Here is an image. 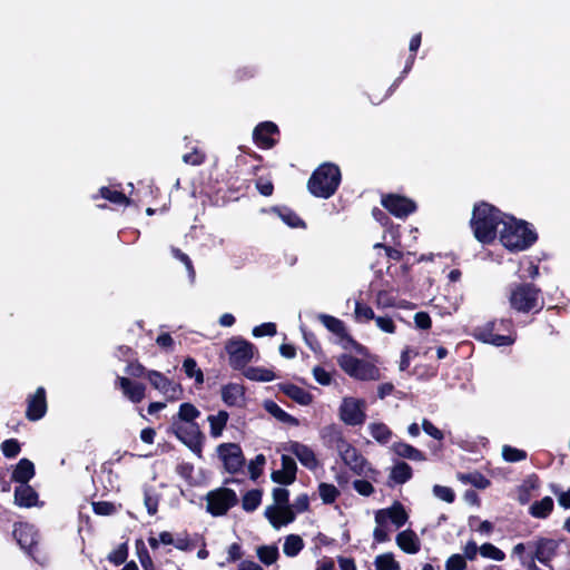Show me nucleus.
I'll use <instances>...</instances> for the list:
<instances>
[{"label": "nucleus", "instance_id": "23", "mask_svg": "<svg viewBox=\"0 0 570 570\" xmlns=\"http://www.w3.org/2000/svg\"><path fill=\"white\" fill-rule=\"evenodd\" d=\"M47 411L46 391L38 387L36 393L28 399L26 415L30 421L40 420Z\"/></svg>", "mask_w": 570, "mask_h": 570}, {"label": "nucleus", "instance_id": "50", "mask_svg": "<svg viewBox=\"0 0 570 570\" xmlns=\"http://www.w3.org/2000/svg\"><path fill=\"white\" fill-rule=\"evenodd\" d=\"M502 456L507 462H519L527 459V452L510 445L502 448Z\"/></svg>", "mask_w": 570, "mask_h": 570}, {"label": "nucleus", "instance_id": "14", "mask_svg": "<svg viewBox=\"0 0 570 570\" xmlns=\"http://www.w3.org/2000/svg\"><path fill=\"white\" fill-rule=\"evenodd\" d=\"M217 454L229 473L238 472L245 463L243 451L236 443L219 444L217 446Z\"/></svg>", "mask_w": 570, "mask_h": 570}, {"label": "nucleus", "instance_id": "9", "mask_svg": "<svg viewBox=\"0 0 570 570\" xmlns=\"http://www.w3.org/2000/svg\"><path fill=\"white\" fill-rule=\"evenodd\" d=\"M206 501L207 511L214 517H219L226 514L230 508L236 505L238 499L232 489L219 488L208 492Z\"/></svg>", "mask_w": 570, "mask_h": 570}, {"label": "nucleus", "instance_id": "32", "mask_svg": "<svg viewBox=\"0 0 570 570\" xmlns=\"http://www.w3.org/2000/svg\"><path fill=\"white\" fill-rule=\"evenodd\" d=\"M264 409L266 412H268L272 416H274L276 420H278L282 423H286L289 425H298V420L287 412H285L277 403L274 401L267 400L264 402Z\"/></svg>", "mask_w": 570, "mask_h": 570}, {"label": "nucleus", "instance_id": "36", "mask_svg": "<svg viewBox=\"0 0 570 570\" xmlns=\"http://www.w3.org/2000/svg\"><path fill=\"white\" fill-rule=\"evenodd\" d=\"M553 510V500L550 497L535 501L531 504L529 513L533 518L546 519Z\"/></svg>", "mask_w": 570, "mask_h": 570}, {"label": "nucleus", "instance_id": "31", "mask_svg": "<svg viewBox=\"0 0 570 570\" xmlns=\"http://www.w3.org/2000/svg\"><path fill=\"white\" fill-rule=\"evenodd\" d=\"M512 553L518 556L521 566L525 570H542L533 562L532 552L529 551V542L515 544Z\"/></svg>", "mask_w": 570, "mask_h": 570}, {"label": "nucleus", "instance_id": "11", "mask_svg": "<svg viewBox=\"0 0 570 570\" xmlns=\"http://www.w3.org/2000/svg\"><path fill=\"white\" fill-rule=\"evenodd\" d=\"M560 541L551 538L539 537L529 541V551L532 552L533 562L550 566L551 561L557 557Z\"/></svg>", "mask_w": 570, "mask_h": 570}, {"label": "nucleus", "instance_id": "45", "mask_svg": "<svg viewBox=\"0 0 570 570\" xmlns=\"http://www.w3.org/2000/svg\"><path fill=\"white\" fill-rule=\"evenodd\" d=\"M318 494L325 504H331L337 499L340 491L335 485L322 482L318 485Z\"/></svg>", "mask_w": 570, "mask_h": 570}, {"label": "nucleus", "instance_id": "59", "mask_svg": "<svg viewBox=\"0 0 570 570\" xmlns=\"http://www.w3.org/2000/svg\"><path fill=\"white\" fill-rule=\"evenodd\" d=\"M257 70L252 66H244L235 70L234 78L236 81H246L254 78Z\"/></svg>", "mask_w": 570, "mask_h": 570}, {"label": "nucleus", "instance_id": "47", "mask_svg": "<svg viewBox=\"0 0 570 570\" xmlns=\"http://www.w3.org/2000/svg\"><path fill=\"white\" fill-rule=\"evenodd\" d=\"M183 368L188 377H194L196 383L204 382L203 372L197 367V363L194 358L187 357L183 363Z\"/></svg>", "mask_w": 570, "mask_h": 570}, {"label": "nucleus", "instance_id": "7", "mask_svg": "<svg viewBox=\"0 0 570 570\" xmlns=\"http://www.w3.org/2000/svg\"><path fill=\"white\" fill-rule=\"evenodd\" d=\"M337 364L347 375L356 380L370 381L379 379V368L375 365L350 354L340 355Z\"/></svg>", "mask_w": 570, "mask_h": 570}, {"label": "nucleus", "instance_id": "1", "mask_svg": "<svg viewBox=\"0 0 570 570\" xmlns=\"http://www.w3.org/2000/svg\"><path fill=\"white\" fill-rule=\"evenodd\" d=\"M507 213L493 204L480 200L473 205L469 222L473 237L482 246H493L498 243L501 227Z\"/></svg>", "mask_w": 570, "mask_h": 570}, {"label": "nucleus", "instance_id": "24", "mask_svg": "<svg viewBox=\"0 0 570 570\" xmlns=\"http://www.w3.org/2000/svg\"><path fill=\"white\" fill-rule=\"evenodd\" d=\"M495 323L491 322L484 325L483 327H480L476 333V338L481 340L482 342L493 344L495 346H504L510 345L514 342V336L511 334L509 335H500L494 333Z\"/></svg>", "mask_w": 570, "mask_h": 570}, {"label": "nucleus", "instance_id": "57", "mask_svg": "<svg viewBox=\"0 0 570 570\" xmlns=\"http://www.w3.org/2000/svg\"><path fill=\"white\" fill-rule=\"evenodd\" d=\"M466 561L461 554H452L445 562V570H465Z\"/></svg>", "mask_w": 570, "mask_h": 570}, {"label": "nucleus", "instance_id": "49", "mask_svg": "<svg viewBox=\"0 0 570 570\" xmlns=\"http://www.w3.org/2000/svg\"><path fill=\"white\" fill-rule=\"evenodd\" d=\"M480 554L495 561H502L505 558V553L492 543L482 544L480 547Z\"/></svg>", "mask_w": 570, "mask_h": 570}, {"label": "nucleus", "instance_id": "41", "mask_svg": "<svg viewBox=\"0 0 570 570\" xmlns=\"http://www.w3.org/2000/svg\"><path fill=\"white\" fill-rule=\"evenodd\" d=\"M392 238V242H386V235H384V242L375 243L373 245V249H404V245L401 242V235L399 234V229L391 228L386 232Z\"/></svg>", "mask_w": 570, "mask_h": 570}, {"label": "nucleus", "instance_id": "33", "mask_svg": "<svg viewBox=\"0 0 570 570\" xmlns=\"http://www.w3.org/2000/svg\"><path fill=\"white\" fill-rule=\"evenodd\" d=\"M98 196L118 206H127L130 204V199L121 190L108 186L100 187Z\"/></svg>", "mask_w": 570, "mask_h": 570}, {"label": "nucleus", "instance_id": "13", "mask_svg": "<svg viewBox=\"0 0 570 570\" xmlns=\"http://www.w3.org/2000/svg\"><path fill=\"white\" fill-rule=\"evenodd\" d=\"M318 320L330 332L338 337V343L344 350H355L362 353V345L352 338L341 320L327 314H320Z\"/></svg>", "mask_w": 570, "mask_h": 570}, {"label": "nucleus", "instance_id": "46", "mask_svg": "<svg viewBox=\"0 0 570 570\" xmlns=\"http://www.w3.org/2000/svg\"><path fill=\"white\" fill-rule=\"evenodd\" d=\"M258 559L266 566L276 562L278 558V550L274 546H262L257 549Z\"/></svg>", "mask_w": 570, "mask_h": 570}, {"label": "nucleus", "instance_id": "19", "mask_svg": "<svg viewBox=\"0 0 570 570\" xmlns=\"http://www.w3.org/2000/svg\"><path fill=\"white\" fill-rule=\"evenodd\" d=\"M391 521L396 528H401L407 521V514L403 505L395 502L391 508L381 509L375 513L376 524H386Z\"/></svg>", "mask_w": 570, "mask_h": 570}, {"label": "nucleus", "instance_id": "30", "mask_svg": "<svg viewBox=\"0 0 570 570\" xmlns=\"http://www.w3.org/2000/svg\"><path fill=\"white\" fill-rule=\"evenodd\" d=\"M35 475V465L28 459H21L12 472V480L19 483H28Z\"/></svg>", "mask_w": 570, "mask_h": 570}, {"label": "nucleus", "instance_id": "51", "mask_svg": "<svg viewBox=\"0 0 570 570\" xmlns=\"http://www.w3.org/2000/svg\"><path fill=\"white\" fill-rule=\"evenodd\" d=\"M282 470L286 474V481L287 482H294L295 481L297 466H296V462L294 461L293 458H291L288 455H283L282 456Z\"/></svg>", "mask_w": 570, "mask_h": 570}, {"label": "nucleus", "instance_id": "10", "mask_svg": "<svg viewBox=\"0 0 570 570\" xmlns=\"http://www.w3.org/2000/svg\"><path fill=\"white\" fill-rule=\"evenodd\" d=\"M366 403L356 397H344L338 409L340 419L351 426L362 425L365 422Z\"/></svg>", "mask_w": 570, "mask_h": 570}, {"label": "nucleus", "instance_id": "21", "mask_svg": "<svg viewBox=\"0 0 570 570\" xmlns=\"http://www.w3.org/2000/svg\"><path fill=\"white\" fill-rule=\"evenodd\" d=\"M320 436L323 443L337 452L341 451L350 442L345 439L343 430L337 424H328L322 428Z\"/></svg>", "mask_w": 570, "mask_h": 570}, {"label": "nucleus", "instance_id": "4", "mask_svg": "<svg viewBox=\"0 0 570 570\" xmlns=\"http://www.w3.org/2000/svg\"><path fill=\"white\" fill-rule=\"evenodd\" d=\"M275 504L265 509V517L275 529H279L295 520V513L288 504L289 492L285 488H275L273 490Z\"/></svg>", "mask_w": 570, "mask_h": 570}, {"label": "nucleus", "instance_id": "62", "mask_svg": "<svg viewBox=\"0 0 570 570\" xmlns=\"http://www.w3.org/2000/svg\"><path fill=\"white\" fill-rule=\"evenodd\" d=\"M144 503H145V507L150 515H154L157 513L158 497L155 493L145 491Z\"/></svg>", "mask_w": 570, "mask_h": 570}, {"label": "nucleus", "instance_id": "37", "mask_svg": "<svg viewBox=\"0 0 570 570\" xmlns=\"http://www.w3.org/2000/svg\"><path fill=\"white\" fill-rule=\"evenodd\" d=\"M244 375L250 381L257 382H271L275 379V374L273 371L259 367V366H250L244 371Z\"/></svg>", "mask_w": 570, "mask_h": 570}, {"label": "nucleus", "instance_id": "8", "mask_svg": "<svg viewBox=\"0 0 570 570\" xmlns=\"http://www.w3.org/2000/svg\"><path fill=\"white\" fill-rule=\"evenodd\" d=\"M226 352L230 366L235 370H242L254 358L257 351L250 342L243 338H233L226 344Z\"/></svg>", "mask_w": 570, "mask_h": 570}, {"label": "nucleus", "instance_id": "5", "mask_svg": "<svg viewBox=\"0 0 570 570\" xmlns=\"http://www.w3.org/2000/svg\"><path fill=\"white\" fill-rule=\"evenodd\" d=\"M510 304L512 308L523 313L534 308L539 311L543 307L540 291L531 284H523L514 288L510 295Z\"/></svg>", "mask_w": 570, "mask_h": 570}, {"label": "nucleus", "instance_id": "26", "mask_svg": "<svg viewBox=\"0 0 570 570\" xmlns=\"http://www.w3.org/2000/svg\"><path fill=\"white\" fill-rule=\"evenodd\" d=\"M395 541L397 547L405 553L415 554L421 549V542L417 534L410 529L401 531L396 535Z\"/></svg>", "mask_w": 570, "mask_h": 570}, {"label": "nucleus", "instance_id": "2", "mask_svg": "<svg viewBox=\"0 0 570 570\" xmlns=\"http://www.w3.org/2000/svg\"><path fill=\"white\" fill-rule=\"evenodd\" d=\"M538 239L539 234L533 224L507 213L498 240L504 249H529Z\"/></svg>", "mask_w": 570, "mask_h": 570}, {"label": "nucleus", "instance_id": "15", "mask_svg": "<svg viewBox=\"0 0 570 570\" xmlns=\"http://www.w3.org/2000/svg\"><path fill=\"white\" fill-rule=\"evenodd\" d=\"M147 379L149 383L153 385V387L163 393L167 397V400L175 401L181 397V386L175 383L174 381L169 380L163 373L150 370L147 372Z\"/></svg>", "mask_w": 570, "mask_h": 570}, {"label": "nucleus", "instance_id": "3", "mask_svg": "<svg viewBox=\"0 0 570 570\" xmlns=\"http://www.w3.org/2000/svg\"><path fill=\"white\" fill-rule=\"evenodd\" d=\"M341 180L340 167L333 163H323L312 173L307 189L317 198L328 199L337 191Z\"/></svg>", "mask_w": 570, "mask_h": 570}, {"label": "nucleus", "instance_id": "38", "mask_svg": "<svg viewBox=\"0 0 570 570\" xmlns=\"http://www.w3.org/2000/svg\"><path fill=\"white\" fill-rule=\"evenodd\" d=\"M368 431L371 436L381 444H386L392 439V431L384 423H371Z\"/></svg>", "mask_w": 570, "mask_h": 570}, {"label": "nucleus", "instance_id": "53", "mask_svg": "<svg viewBox=\"0 0 570 570\" xmlns=\"http://www.w3.org/2000/svg\"><path fill=\"white\" fill-rule=\"evenodd\" d=\"M20 443L16 439H9L2 442L1 451L6 458L12 459L20 453Z\"/></svg>", "mask_w": 570, "mask_h": 570}, {"label": "nucleus", "instance_id": "52", "mask_svg": "<svg viewBox=\"0 0 570 570\" xmlns=\"http://www.w3.org/2000/svg\"><path fill=\"white\" fill-rule=\"evenodd\" d=\"M354 316L356 322H367L375 318L373 309L360 302L355 303Z\"/></svg>", "mask_w": 570, "mask_h": 570}, {"label": "nucleus", "instance_id": "39", "mask_svg": "<svg viewBox=\"0 0 570 570\" xmlns=\"http://www.w3.org/2000/svg\"><path fill=\"white\" fill-rule=\"evenodd\" d=\"M390 478L397 484H403L412 478V469L405 462L396 463L390 473Z\"/></svg>", "mask_w": 570, "mask_h": 570}, {"label": "nucleus", "instance_id": "35", "mask_svg": "<svg viewBox=\"0 0 570 570\" xmlns=\"http://www.w3.org/2000/svg\"><path fill=\"white\" fill-rule=\"evenodd\" d=\"M229 414L222 410L215 415H209L207 421L210 426V435L215 439L219 438L223 434L224 429L228 422Z\"/></svg>", "mask_w": 570, "mask_h": 570}, {"label": "nucleus", "instance_id": "28", "mask_svg": "<svg viewBox=\"0 0 570 570\" xmlns=\"http://www.w3.org/2000/svg\"><path fill=\"white\" fill-rule=\"evenodd\" d=\"M281 391L301 405H309L313 401V396L309 392L294 384L281 385Z\"/></svg>", "mask_w": 570, "mask_h": 570}, {"label": "nucleus", "instance_id": "44", "mask_svg": "<svg viewBox=\"0 0 570 570\" xmlns=\"http://www.w3.org/2000/svg\"><path fill=\"white\" fill-rule=\"evenodd\" d=\"M262 501V491L250 490L244 497L242 501L243 509L247 512L255 511Z\"/></svg>", "mask_w": 570, "mask_h": 570}, {"label": "nucleus", "instance_id": "12", "mask_svg": "<svg viewBox=\"0 0 570 570\" xmlns=\"http://www.w3.org/2000/svg\"><path fill=\"white\" fill-rule=\"evenodd\" d=\"M382 206L393 216L397 218H405L417 209L416 203L399 194H385L381 199Z\"/></svg>", "mask_w": 570, "mask_h": 570}, {"label": "nucleus", "instance_id": "29", "mask_svg": "<svg viewBox=\"0 0 570 570\" xmlns=\"http://www.w3.org/2000/svg\"><path fill=\"white\" fill-rule=\"evenodd\" d=\"M272 212L277 214L278 217L289 227L298 228L305 227V222L298 216L296 212L287 206H274Z\"/></svg>", "mask_w": 570, "mask_h": 570}, {"label": "nucleus", "instance_id": "48", "mask_svg": "<svg viewBox=\"0 0 570 570\" xmlns=\"http://www.w3.org/2000/svg\"><path fill=\"white\" fill-rule=\"evenodd\" d=\"M255 187L262 196L269 197L274 193V184L271 176H258L255 179Z\"/></svg>", "mask_w": 570, "mask_h": 570}, {"label": "nucleus", "instance_id": "42", "mask_svg": "<svg viewBox=\"0 0 570 570\" xmlns=\"http://www.w3.org/2000/svg\"><path fill=\"white\" fill-rule=\"evenodd\" d=\"M304 547L303 539L296 534H289L286 537L283 551L287 557L297 556Z\"/></svg>", "mask_w": 570, "mask_h": 570}, {"label": "nucleus", "instance_id": "22", "mask_svg": "<svg viewBox=\"0 0 570 570\" xmlns=\"http://www.w3.org/2000/svg\"><path fill=\"white\" fill-rule=\"evenodd\" d=\"M116 383L121 390L124 396L130 402L140 403L145 399V384L131 381L125 376H118Z\"/></svg>", "mask_w": 570, "mask_h": 570}, {"label": "nucleus", "instance_id": "16", "mask_svg": "<svg viewBox=\"0 0 570 570\" xmlns=\"http://www.w3.org/2000/svg\"><path fill=\"white\" fill-rule=\"evenodd\" d=\"M274 136H279V129L273 121L259 122L253 130V140L262 149H271L277 144Z\"/></svg>", "mask_w": 570, "mask_h": 570}, {"label": "nucleus", "instance_id": "6", "mask_svg": "<svg viewBox=\"0 0 570 570\" xmlns=\"http://www.w3.org/2000/svg\"><path fill=\"white\" fill-rule=\"evenodd\" d=\"M170 431L193 452L200 454L204 435L196 422L171 420Z\"/></svg>", "mask_w": 570, "mask_h": 570}, {"label": "nucleus", "instance_id": "60", "mask_svg": "<svg viewBox=\"0 0 570 570\" xmlns=\"http://www.w3.org/2000/svg\"><path fill=\"white\" fill-rule=\"evenodd\" d=\"M206 159V155L197 149H194L190 153H187L183 156L184 163L193 166L202 165Z\"/></svg>", "mask_w": 570, "mask_h": 570}, {"label": "nucleus", "instance_id": "43", "mask_svg": "<svg viewBox=\"0 0 570 570\" xmlns=\"http://www.w3.org/2000/svg\"><path fill=\"white\" fill-rule=\"evenodd\" d=\"M376 570H401L400 563L394 559L393 553H383L375 558Z\"/></svg>", "mask_w": 570, "mask_h": 570}, {"label": "nucleus", "instance_id": "20", "mask_svg": "<svg viewBox=\"0 0 570 570\" xmlns=\"http://www.w3.org/2000/svg\"><path fill=\"white\" fill-rule=\"evenodd\" d=\"M13 535L23 550L29 553L33 552V549L38 543V532L33 525L28 523H18L14 525Z\"/></svg>", "mask_w": 570, "mask_h": 570}, {"label": "nucleus", "instance_id": "34", "mask_svg": "<svg viewBox=\"0 0 570 570\" xmlns=\"http://www.w3.org/2000/svg\"><path fill=\"white\" fill-rule=\"evenodd\" d=\"M393 451L396 455L412 461H424L425 455L422 451L404 442H396L393 444Z\"/></svg>", "mask_w": 570, "mask_h": 570}, {"label": "nucleus", "instance_id": "58", "mask_svg": "<svg viewBox=\"0 0 570 570\" xmlns=\"http://www.w3.org/2000/svg\"><path fill=\"white\" fill-rule=\"evenodd\" d=\"M265 462H266V459L263 454L256 455V458L250 461V463L248 465V470H249L252 479H256L261 475Z\"/></svg>", "mask_w": 570, "mask_h": 570}, {"label": "nucleus", "instance_id": "25", "mask_svg": "<svg viewBox=\"0 0 570 570\" xmlns=\"http://www.w3.org/2000/svg\"><path fill=\"white\" fill-rule=\"evenodd\" d=\"M222 400L228 406H242L245 401V389L237 383H229L222 387Z\"/></svg>", "mask_w": 570, "mask_h": 570}, {"label": "nucleus", "instance_id": "54", "mask_svg": "<svg viewBox=\"0 0 570 570\" xmlns=\"http://www.w3.org/2000/svg\"><path fill=\"white\" fill-rule=\"evenodd\" d=\"M127 557H128V547L126 543H121L120 546H118L117 549H115L111 553H109L108 560L111 563L119 566L126 561Z\"/></svg>", "mask_w": 570, "mask_h": 570}, {"label": "nucleus", "instance_id": "27", "mask_svg": "<svg viewBox=\"0 0 570 570\" xmlns=\"http://www.w3.org/2000/svg\"><path fill=\"white\" fill-rule=\"evenodd\" d=\"M37 492L27 483H21L14 490V503L19 507H33L37 503Z\"/></svg>", "mask_w": 570, "mask_h": 570}, {"label": "nucleus", "instance_id": "55", "mask_svg": "<svg viewBox=\"0 0 570 570\" xmlns=\"http://www.w3.org/2000/svg\"><path fill=\"white\" fill-rule=\"evenodd\" d=\"M433 494L438 499L445 501L448 503H452L455 499L454 491L451 488L444 487V485H439V484L434 485Z\"/></svg>", "mask_w": 570, "mask_h": 570}, {"label": "nucleus", "instance_id": "63", "mask_svg": "<svg viewBox=\"0 0 570 570\" xmlns=\"http://www.w3.org/2000/svg\"><path fill=\"white\" fill-rule=\"evenodd\" d=\"M422 429L428 435L432 436L435 440L441 441L444 438L443 432L439 430L435 425H433V423L430 422L428 419H423Z\"/></svg>", "mask_w": 570, "mask_h": 570}, {"label": "nucleus", "instance_id": "61", "mask_svg": "<svg viewBox=\"0 0 570 570\" xmlns=\"http://www.w3.org/2000/svg\"><path fill=\"white\" fill-rule=\"evenodd\" d=\"M276 334V325L274 323H263L253 328V335L255 337L273 336Z\"/></svg>", "mask_w": 570, "mask_h": 570}, {"label": "nucleus", "instance_id": "40", "mask_svg": "<svg viewBox=\"0 0 570 570\" xmlns=\"http://www.w3.org/2000/svg\"><path fill=\"white\" fill-rule=\"evenodd\" d=\"M200 416V411L191 403H181L178 413L171 420H181L183 422H195Z\"/></svg>", "mask_w": 570, "mask_h": 570}, {"label": "nucleus", "instance_id": "18", "mask_svg": "<svg viewBox=\"0 0 570 570\" xmlns=\"http://www.w3.org/2000/svg\"><path fill=\"white\" fill-rule=\"evenodd\" d=\"M284 450L294 454L306 469L314 471L318 468V460L309 446L297 441H288L285 443Z\"/></svg>", "mask_w": 570, "mask_h": 570}, {"label": "nucleus", "instance_id": "56", "mask_svg": "<svg viewBox=\"0 0 570 570\" xmlns=\"http://www.w3.org/2000/svg\"><path fill=\"white\" fill-rule=\"evenodd\" d=\"M92 510L98 515H110L117 511L116 505L107 501L94 502Z\"/></svg>", "mask_w": 570, "mask_h": 570}, {"label": "nucleus", "instance_id": "17", "mask_svg": "<svg viewBox=\"0 0 570 570\" xmlns=\"http://www.w3.org/2000/svg\"><path fill=\"white\" fill-rule=\"evenodd\" d=\"M343 462L356 474L362 475L371 471L368 462L351 443L337 452Z\"/></svg>", "mask_w": 570, "mask_h": 570}, {"label": "nucleus", "instance_id": "64", "mask_svg": "<svg viewBox=\"0 0 570 570\" xmlns=\"http://www.w3.org/2000/svg\"><path fill=\"white\" fill-rule=\"evenodd\" d=\"M353 488L358 494L364 497H368L374 492L373 485L366 480H355Z\"/></svg>", "mask_w": 570, "mask_h": 570}]
</instances>
